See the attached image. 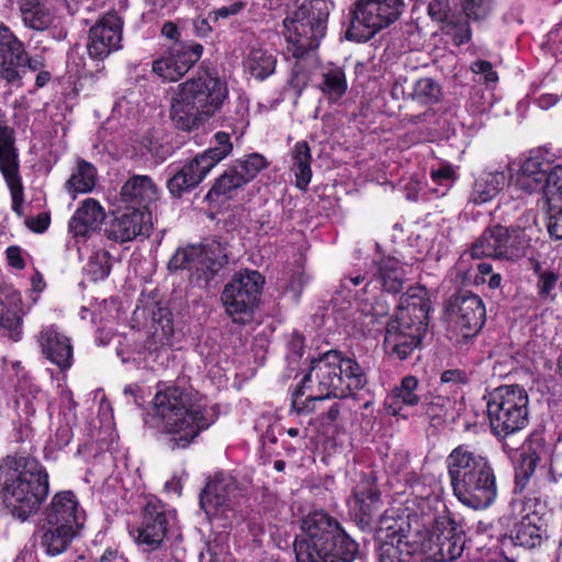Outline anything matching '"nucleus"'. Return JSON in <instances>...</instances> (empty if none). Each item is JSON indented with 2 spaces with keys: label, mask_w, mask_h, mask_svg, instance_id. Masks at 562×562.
I'll list each match as a JSON object with an SVG mask.
<instances>
[{
  "label": "nucleus",
  "mask_w": 562,
  "mask_h": 562,
  "mask_svg": "<svg viewBox=\"0 0 562 562\" xmlns=\"http://www.w3.org/2000/svg\"><path fill=\"white\" fill-rule=\"evenodd\" d=\"M215 407L192 387L167 385L153 400V416L145 420L168 439L171 449L189 447L216 420Z\"/></svg>",
  "instance_id": "obj_1"
},
{
  "label": "nucleus",
  "mask_w": 562,
  "mask_h": 562,
  "mask_svg": "<svg viewBox=\"0 0 562 562\" xmlns=\"http://www.w3.org/2000/svg\"><path fill=\"white\" fill-rule=\"evenodd\" d=\"M415 499L413 501L416 509L406 517H394L385 514L380 524L378 538L380 546L378 555L380 562H408L412 555V547L408 538L415 525L416 533H426L438 527L441 518H450L447 514V507L441 498V487L434 484L428 488L417 484L415 487Z\"/></svg>",
  "instance_id": "obj_2"
},
{
  "label": "nucleus",
  "mask_w": 562,
  "mask_h": 562,
  "mask_svg": "<svg viewBox=\"0 0 562 562\" xmlns=\"http://www.w3.org/2000/svg\"><path fill=\"white\" fill-rule=\"evenodd\" d=\"M364 384L366 376L355 360L328 350L312 359L308 372L292 394V407L299 414L308 413L316 401L352 396Z\"/></svg>",
  "instance_id": "obj_3"
},
{
  "label": "nucleus",
  "mask_w": 562,
  "mask_h": 562,
  "mask_svg": "<svg viewBox=\"0 0 562 562\" xmlns=\"http://www.w3.org/2000/svg\"><path fill=\"white\" fill-rule=\"evenodd\" d=\"M408 273V266L395 257H383L374 263V271L369 281L366 276L356 274L345 277L340 283L337 297L346 300L352 312L353 327L359 331L370 330L374 323L387 313V308L379 302H371L374 299L364 296L368 292L381 289L391 294H396L403 289Z\"/></svg>",
  "instance_id": "obj_4"
},
{
  "label": "nucleus",
  "mask_w": 562,
  "mask_h": 562,
  "mask_svg": "<svg viewBox=\"0 0 562 562\" xmlns=\"http://www.w3.org/2000/svg\"><path fill=\"white\" fill-rule=\"evenodd\" d=\"M48 473L34 458L8 457L0 471V492L12 516L24 521L36 514L48 495Z\"/></svg>",
  "instance_id": "obj_5"
},
{
  "label": "nucleus",
  "mask_w": 562,
  "mask_h": 562,
  "mask_svg": "<svg viewBox=\"0 0 562 562\" xmlns=\"http://www.w3.org/2000/svg\"><path fill=\"white\" fill-rule=\"evenodd\" d=\"M454 496L464 506L480 510L497 496L496 477L487 458L468 445L454 448L446 460Z\"/></svg>",
  "instance_id": "obj_6"
},
{
  "label": "nucleus",
  "mask_w": 562,
  "mask_h": 562,
  "mask_svg": "<svg viewBox=\"0 0 562 562\" xmlns=\"http://www.w3.org/2000/svg\"><path fill=\"white\" fill-rule=\"evenodd\" d=\"M227 97L224 80L209 71L199 72L175 89L170 117L178 128L192 131L215 114Z\"/></svg>",
  "instance_id": "obj_7"
},
{
  "label": "nucleus",
  "mask_w": 562,
  "mask_h": 562,
  "mask_svg": "<svg viewBox=\"0 0 562 562\" xmlns=\"http://www.w3.org/2000/svg\"><path fill=\"white\" fill-rule=\"evenodd\" d=\"M301 529L302 536L294 541L296 562H313L337 552L344 562H351L358 552V544L323 510H314L304 517Z\"/></svg>",
  "instance_id": "obj_8"
},
{
  "label": "nucleus",
  "mask_w": 562,
  "mask_h": 562,
  "mask_svg": "<svg viewBox=\"0 0 562 562\" xmlns=\"http://www.w3.org/2000/svg\"><path fill=\"white\" fill-rule=\"evenodd\" d=\"M558 169L559 156L554 151L544 147L530 150L508 175L510 195L524 199L541 193L547 200L557 194L562 190V175Z\"/></svg>",
  "instance_id": "obj_9"
},
{
  "label": "nucleus",
  "mask_w": 562,
  "mask_h": 562,
  "mask_svg": "<svg viewBox=\"0 0 562 562\" xmlns=\"http://www.w3.org/2000/svg\"><path fill=\"white\" fill-rule=\"evenodd\" d=\"M331 7L328 0H307L284 19L283 34L294 58L318 47Z\"/></svg>",
  "instance_id": "obj_10"
},
{
  "label": "nucleus",
  "mask_w": 562,
  "mask_h": 562,
  "mask_svg": "<svg viewBox=\"0 0 562 562\" xmlns=\"http://www.w3.org/2000/svg\"><path fill=\"white\" fill-rule=\"evenodd\" d=\"M487 416L496 436L515 434L529 423V396L518 385L495 389L487 401Z\"/></svg>",
  "instance_id": "obj_11"
},
{
  "label": "nucleus",
  "mask_w": 562,
  "mask_h": 562,
  "mask_svg": "<svg viewBox=\"0 0 562 562\" xmlns=\"http://www.w3.org/2000/svg\"><path fill=\"white\" fill-rule=\"evenodd\" d=\"M214 140L213 147L196 155L181 167L178 165L168 167V172L172 176L168 180L167 187L173 196H180L183 192L198 186L220 161L231 154L233 144L227 133L217 132L214 135Z\"/></svg>",
  "instance_id": "obj_12"
},
{
  "label": "nucleus",
  "mask_w": 562,
  "mask_h": 562,
  "mask_svg": "<svg viewBox=\"0 0 562 562\" xmlns=\"http://www.w3.org/2000/svg\"><path fill=\"white\" fill-rule=\"evenodd\" d=\"M530 236L526 228L495 225L484 231L473 244V258L493 257L515 261L526 255Z\"/></svg>",
  "instance_id": "obj_13"
},
{
  "label": "nucleus",
  "mask_w": 562,
  "mask_h": 562,
  "mask_svg": "<svg viewBox=\"0 0 562 562\" xmlns=\"http://www.w3.org/2000/svg\"><path fill=\"white\" fill-rule=\"evenodd\" d=\"M175 510L154 495L144 497L138 520L130 526V535L143 550L154 551L164 542Z\"/></svg>",
  "instance_id": "obj_14"
},
{
  "label": "nucleus",
  "mask_w": 562,
  "mask_h": 562,
  "mask_svg": "<svg viewBox=\"0 0 562 562\" xmlns=\"http://www.w3.org/2000/svg\"><path fill=\"white\" fill-rule=\"evenodd\" d=\"M241 490L229 474L217 473L206 484L200 495V504L210 518L222 520L226 527L238 518Z\"/></svg>",
  "instance_id": "obj_15"
},
{
  "label": "nucleus",
  "mask_w": 562,
  "mask_h": 562,
  "mask_svg": "<svg viewBox=\"0 0 562 562\" xmlns=\"http://www.w3.org/2000/svg\"><path fill=\"white\" fill-rule=\"evenodd\" d=\"M402 5V0H359L346 32L347 38L356 42L370 40L398 18Z\"/></svg>",
  "instance_id": "obj_16"
},
{
  "label": "nucleus",
  "mask_w": 562,
  "mask_h": 562,
  "mask_svg": "<svg viewBox=\"0 0 562 562\" xmlns=\"http://www.w3.org/2000/svg\"><path fill=\"white\" fill-rule=\"evenodd\" d=\"M265 278L256 270H244L234 276L225 285L222 302L235 321L249 315L258 305Z\"/></svg>",
  "instance_id": "obj_17"
},
{
  "label": "nucleus",
  "mask_w": 562,
  "mask_h": 562,
  "mask_svg": "<svg viewBox=\"0 0 562 562\" xmlns=\"http://www.w3.org/2000/svg\"><path fill=\"white\" fill-rule=\"evenodd\" d=\"M228 258L215 244L191 245L178 248L168 262L169 270H188L196 281L205 283L217 272Z\"/></svg>",
  "instance_id": "obj_18"
},
{
  "label": "nucleus",
  "mask_w": 562,
  "mask_h": 562,
  "mask_svg": "<svg viewBox=\"0 0 562 562\" xmlns=\"http://www.w3.org/2000/svg\"><path fill=\"white\" fill-rule=\"evenodd\" d=\"M485 315V306L480 296L470 294L457 297L450 315L449 339L462 348L480 331Z\"/></svg>",
  "instance_id": "obj_19"
},
{
  "label": "nucleus",
  "mask_w": 562,
  "mask_h": 562,
  "mask_svg": "<svg viewBox=\"0 0 562 562\" xmlns=\"http://www.w3.org/2000/svg\"><path fill=\"white\" fill-rule=\"evenodd\" d=\"M44 66V58L40 55L29 57L23 43L0 22V76L9 82H15L20 80L19 68L27 67L31 71H38Z\"/></svg>",
  "instance_id": "obj_20"
},
{
  "label": "nucleus",
  "mask_w": 562,
  "mask_h": 562,
  "mask_svg": "<svg viewBox=\"0 0 562 562\" xmlns=\"http://www.w3.org/2000/svg\"><path fill=\"white\" fill-rule=\"evenodd\" d=\"M150 229L151 214L149 211L125 206L112 213L105 224L104 234L108 239L124 244L138 236H148Z\"/></svg>",
  "instance_id": "obj_21"
},
{
  "label": "nucleus",
  "mask_w": 562,
  "mask_h": 562,
  "mask_svg": "<svg viewBox=\"0 0 562 562\" xmlns=\"http://www.w3.org/2000/svg\"><path fill=\"white\" fill-rule=\"evenodd\" d=\"M426 326L407 321L406 314L395 316L386 326L384 349L405 360L420 344Z\"/></svg>",
  "instance_id": "obj_22"
},
{
  "label": "nucleus",
  "mask_w": 562,
  "mask_h": 562,
  "mask_svg": "<svg viewBox=\"0 0 562 562\" xmlns=\"http://www.w3.org/2000/svg\"><path fill=\"white\" fill-rule=\"evenodd\" d=\"M202 52V45L196 43H175L153 63V71L164 80L177 81L200 59Z\"/></svg>",
  "instance_id": "obj_23"
},
{
  "label": "nucleus",
  "mask_w": 562,
  "mask_h": 562,
  "mask_svg": "<svg viewBox=\"0 0 562 562\" xmlns=\"http://www.w3.org/2000/svg\"><path fill=\"white\" fill-rule=\"evenodd\" d=\"M122 29L123 22L116 13L103 15L89 31L87 48L90 57L103 59L119 50L122 47Z\"/></svg>",
  "instance_id": "obj_24"
},
{
  "label": "nucleus",
  "mask_w": 562,
  "mask_h": 562,
  "mask_svg": "<svg viewBox=\"0 0 562 562\" xmlns=\"http://www.w3.org/2000/svg\"><path fill=\"white\" fill-rule=\"evenodd\" d=\"M24 315L21 293L0 283V339L19 341L23 335Z\"/></svg>",
  "instance_id": "obj_25"
},
{
  "label": "nucleus",
  "mask_w": 562,
  "mask_h": 562,
  "mask_svg": "<svg viewBox=\"0 0 562 562\" xmlns=\"http://www.w3.org/2000/svg\"><path fill=\"white\" fill-rule=\"evenodd\" d=\"M42 353L61 370L72 364V345L70 338L57 325L43 326L36 336Z\"/></svg>",
  "instance_id": "obj_26"
},
{
  "label": "nucleus",
  "mask_w": 562,
  "mask_h": 562,
  "mask_svg": "<svg viewBox=\"0 0 562 562\" xmlns=\"http://www.w3.org/2000/svg\"><path fill=\"white\" fill-rule=\"evenodd\" d=\"M105 220L102 205L94 199L83 200L68 222V231L77 244L86 243Z\"/></svg>",
  "instance_id": "obj_27"
},
{
  "label": "nucleus",
  "mask_w": 562,
  "mask_h": 562,
  "mask_svg": "<svg viewBox=\"0 0 562 562\" xmlns=\"http://www.w3.org/2000/svg\"><path fill=\"white\" fill-rule=\"evenodd\" d=\"M47 525L69 526L79 529L85 521V513L80 508L75 494L70 491L59 492L52 498L44 510Z\"/></svg>",
  "instance_id": "obj_28"
},
{
  "label": "nucleus",
  "mask_w": 562,
  "mask_h": 562,
  "mask_svg": "<svg viewBox=\"0 0 562 562\" xmlns=\"http://www.w3.org/2000/svg\"><path fill=\"white\" fill-rule=\"evenodd\" d=\"M437 524V529L426 533L428 540L437 548L436 560L438 562L453 561L463 552V537L457 531L451 518H441Z\"/></svg>",
  "instance_id": "obj_29"
},
{
  "label": "nucleus",
  "mask_w": 562,
  "mask_h": 562,
  "mask_svg": "<svg viewBox=\"0 0 562 562\" xmlns=\"http://www.w3.org/2000/svg\"><path fill=\"white\" fill-rule=\"evenodd\" d=\"M520 507V518L510 530V539L515 546L535 548L542 539V518L532 509L531 499L521 504Z\"/></svg>",
  "instance_id": "obj_30"
},
{
  "label": "nucleus",
  "mask_w": 562,
  "mask_h": 562,
  "mask_svg": "<svg viewBox=\"0 0 562 562\" xmlns=\"http://www.w3.org/2000/svg\"><path fill=\"white\" fill-rule=\"evenodd\" d=\"M428 13L432 20L442 23L441 30L452 37L454 44L461 45L470 41L469 22L449 13V0H431L428 4Z\"/></svg>",
  "instance_id": "obj_31"
},
{
  "label": "nucleus",
  "mask_w": 562,
  "mask_h": 562,
  "mask_svg": "<svg viewBox=\"0 0 562 562\" xmlns=\"http://www.w3.org/2000/svg\"><path fill=\"white\" fill-rule=\"evenodd\" d=\"M418 380L413 375H406L401 380L385 398L389 413L393 416L406 418V409L417 406L420 403L418 394Z\"/></svg>",
  "instance_id": "obj_32"
},
{
  "label": "nucleus",
  "mask_w": 562,
  "mask_h": 562,
  "mask_svg": "<svg viewBox=\"0 0 562 562\" xmlns=\"http://www.w3.org/2000/svg\"><path fill=\"white\" fill-rule=\"evenodd\" d=\"M429 311L430 301L426 288L412 286L401 296L396 316H403L405 313L407 321L427 327Z\"/></svg>",
  "instance_id": "obj_33"
},
{
  "label": "nucleus",
  "mask_w": 562,
  "mask_h": 562,
  "mask_svg": "<svg viewBox=\"0 0 562 562\" xmlns=\"http://www.w3.org/2000/svg\"><path fill=\"white\" fill-rule=\"evenodd\" d=\"M157 188L148 176H134L121 190L122 201L128 206L148 211V204L156 201Z\"/></svg>",
  "instance_id": "obj_34"
},
{
  "label": "nucleus",
  "mask_w": 562,
  "mask_h": 562,
  "mask_svg": "<svg viewBox=\"0 0 562 562\" xmlns=\"http://www.w3.org/2000/svg\"><path fill=\"white\" fill-rule=\"evenodd\" d=\"M506 186L509 178L505 171H483L474 180L469 201L477 205L491 202Z\"/></svg>",
  "instance_id": "obj_35"
},
{
  "label": "nucleus",
  "mask_w": 562,
  "mask_h": 562,
  "mask_svg": "<svg viewBox=\"0 0 562 562\" xmlns=\"http://www.w3.org/2000/svg\"><path fill=\"white\" fill-rule=\"evenodd\" d=\"M23 24L35 31H44L54 21V13L46 0L26 1L19 7Z\"/></svg>",
  "instance_id": "obj_36"
},
{
  "label": "nucleus",
  "mask_w": 562,
  "mask_h": 562,
  "mask_svg": "<svg viewBox=\"0 0 562 562\" xmlns=\"http://www.w3.org/2000/svg\"><path fill=\"white\" fill-rule=\"evenodd\" d=\"M277 66V56L262 47H251L244 60V67L255 79L265 80L270 77Z\"/></svg>",
  "instance_id": "obj_37"
},
{
  "label": "nucleus",
  "mask_w": 562,
  "mask_h": 562,
  "mask_svg": "<svg viewBox=\"0 0 562 562\" xmlns=\"http://www.w3.org/2000/svg\"><path fill=\"white\" fill-rule=\"evenodd\" d=\"M97 180L98 172L95 167L83 159H78L70 178L66 182V189L74 195L78 193H88L93 190Z\"/></svg>",
  "instance_id": "obj_38"
},
{
  "label": "nucleus",
  "mask_w": 562,
  "mask_h": 562,
  "mask_svg": "<svg viewBox=\"0 0 562 562\" xmlns=\"http://www.w3.org/2000/svg\"><path fill=\"white\" fill-rule=\"evenodd\" d=\"M291 158V169L295 176L296 187L301 190H305L312 179V155L307 143L297 142L292 149Z\"/></svg>",
  "instance_id": "obj_39"
},
{
  "label": "nucleus",
  "mask_w": 562,
  "mask_h": 562,
  "mask_svg": "<svg viewBox=\"0 0 562 562\" xmlns=\"http://www.w3.org/2000/svg\"><path fill=\"white\" fill-rule=\"evenodd\" d=\"M78 529L69 526L48 525V528L42 536V547L50 555L63 553L74 539Z\"/></svg>",
  "instance_id": "obj_40"
},
{
  "label": "nucleus",
  "mask_w": 562,
  "mask_h": 562,
  "mask_svg": "<svg viewBox=\"0 0 562 562\" xmlns=\"http://www.w3.org/2000/svg\"><path fill=\"white\" fill-rule=\"evenodd\" d=\"M0 171L2 175L19 171L13 130L4 124H0Z\"/></svg>",
  "instance_id": "obj_41"
},
{
  "label": "nucleus",
  "mask_w": 562,
  "mask_h": 562,
  "mask_svg": "<svg viewBox=\"0 0 562 562\" xmlns=\"http://www.w3.org/2000/svg\"><path fill=\"white\" fill-rule=\"evenodd\" d=\"M75 423V413L69 409L68 413L59 418L58 426L54 431V435L49 437L45 446L46 456L54 453L55 451L61 450L68 446L72 439V424Z\"/></svg>",
  "instance_id": "obj_42"
},
{
  "label": "nucleus",
  "mask_w": 562,
  "mask_h": 562,
  "mask_svg": "<svg viewBox=\"0 0 562 562\" xmlns=\"http://www.w3.org/2000/svg\"><path fill=\"white\" fill-rule=\"evenodd\" d=\"M345 71L337 66L328 67L323 72L322 91L331 101L339 100L347 91Z\"/></svg>",
  "instance_id": "obj_43"
},
{
  "label": "nucleus",
  "mask_w": 562,
  "mask_h": 562,
  "mask_svg": "<svg viewBox=\"0 0 562 562\" xmlns=\"http://www.w3.org/2000/svg\"><path fill=\"white\" fill-rule=\"evenodd\" d=\"M244 184L245 183L237 171L231 167L225 173L216 179L214 186L207 192L206 199L210 201H217L220 198L229 199L234 191Z\"/></svg>",
  "instance_id": "obj_44"
},
{
  "label": "nucleus",
  "mask_w": 562,
  "mask_h": 562,
  "mask_svg": "<svg viewBox=\"0 0 562 562\" xmlns=\"http://www.w3.org/2000/svg\"><path fill=\"white\" fill-rule=\"evenodd\" d=\"M430 180L432 183L430 190L437 196H443L453 186L457 180V175L450 164L440 161L436 166L431 167Z\"/></svg>",
  "instance_id": "obj_45"
},
{
  "label": "nucleus",
  "mask_w": 562,
  "mask_h": 562,
  "mask_svg": "<svg viewBox=\"0 0 562 562\" xmlns=\"http://www.w3.org/2000/svg\"><path fill=\"white\" fill-rule=\"evenodd\" d=\"M441 88L434 79L425 77L418 79L411 93V98L425 105L435 104L440 100Z\"/></svg>",
  "instance_id": "obj_46"
},
{
  "label": "nucleus",
  "mask_w": 562,
  "mask_h": 562,
  "mask_svg": "<svg viewBox=\"0 0 562 562\" xmlns=\"http://www.w3.org/2000/svg\"><path fill=\"white\" fill-rule=\"evenodd\" d=\"M547 203V229L551 238L562 239V189L557 194L548 198Z\"/></svg>",
  "instance_id": "obj_47"
},
{
  "label": "nucleus",
  "mask_w": 562,
  "mask_h": 562,
  "mask_svg": "<svg viewBox=\"0 0 562 562\" xmlns=\"http://www.w3.org/2000/svg\"><path fill=\"white\" fill-rule=\"evenodd\" d=\"M379 503L380 493L374 488H368L367 491L356 490L352 498L349 501V505L352 506L362 518L370 517L373 510L378 508Z\"/></svg>",
  "instance_id": "obj_48"
},
{
  "label": "nucleus",
  "mask_w": 562,
  "mask_h": 562,
  "mask_svg": "<svg viewBox=\"0 0 562 562\" xmlns=\"http://www.w3.org/2000/svg\"><path fill=\"white\" fill-rule=\"evenodd\" d=\"M267 166L266 158L260 154H251L236 161L232 167L237 171L244 183L251 181Z\"/></svg>",
  "instance_id": "obj_49"
},
{
  "label": "nucleus",
  "mask_w": 562,
  "mask_h": 562,
  "mask_svg": "<svg viewBox=\"0 0 562 562\" xmlns=\"http://www.w3.org/2000/svg\"><path fill=\"white\" fill-rule=\"evenodd\" d=\"M15 405L19 416L25 419L24 424L21 425L19 432L16 435V440L23 441L30 437L32 431L29 418L32 417L36 412L35 397L31 398L26 395H20L15 401Z\"/></svg>",
  "instance_id": "obj_50"
},
{
  "label": "nucleus",
  "mask_w": 562,
  "mask_h": 562,
  "mask_svg": "<svg viewBox=\"0 0 562 562\" xmlns=\"http://www.w3.org/2000/svg\"><path fill=\"white\" fill-rule=\"evenodd\" d=\"M85 269L91 280H103L111 272V260L109 254L104 250L94 252L90 257Z\"/></svg>",
  "instance_id": "obj_51"
},
{
  "label": "nucleus",
  "mask_w": 562,
  "mask_h": 562,
  "mask_svg": "<svg viewBox=\"0 0 562 562\" xmlns=\"http://www.w3.org/2000/svg\"><path fill=\"white\" fill-rule=\"evenodd\" d=\"M468 20L481 21L493 11V0H458Z\"/></svg>",
  "instance_id": "obj_52"
},
{
  "label": "nucleus",
  "mask_w": 562,
  "mask_h": 562,
  "mask_svg": "<svg viewBox=\"0 0 562 562\" xmlns=\"http://www.w3.org/2000/svg\"><path fill=\"white\" fill-rule=\"evenodd\" d=\"M422 414L427 416L430 420L440 419L447 415L451 408V401L441 395L431 396L422 403Z\"/></svg>",
  "instance_id": "obj_53"
},
{
  "label": "nucleus",
  "mask_w": 562,
  "mask_h": 562,
  "mask_svg": "<svg viewBox=\"0 0 562 562\" xmlns=\"http://www.w3.org/2000/svg\"><path fill=\"white\" fill-rule=\"evenodd\" d=\"M340 413V405L334 403L326 413L322 414L316 420L319 431L325 437H333L337 432V420Z\"/></svg>",
  "instance_id": "obj_54"
},
{
  "label": "nucleus",
  "mask_w": 562,
  "mask_h": 562,
  "mask_svg": "<svg viewBox=\"0 0 562 562\" xmlns=\"http://www.w3.org/2000/svg\"><path fill=\"white\" fill-rule=\"evenodd\" d=\"M7 186L10 190L12 198V210L18 214L22 215V204H23V186L20 177V172H11L2 175Z\"/></svg>",
  "instance_id": "obj_55"
},
{
  "label": "nucleus",
  "mask_w": 562,
  "mask_h": 562,
  "mask_svg": "<svg viewBox=\"0 0 562 562\" xmlns=\"http://www.w3.org/2000/svg\"><path fill=\"white\" fill-rule=\"evenodd\" d=\"M470 69L475 76H479L476 81L486 86H494L498 81L497 72L494 70L492 63L487 60H475L471 64Z\"/></svg>",
  "instance_id": "obj_56"
},
{
  "label": "nucleus",
  "mask_w": 562,
  "mask_h": 562,
  "mask_svg": "<svg viewBox=\"0 0 562 562\" xmlns=\"http://www.w3.org/2000/svg\"><path fill=\"white\" fill-rule=\"evenodd\" d=\"M468 382V375L465 371L459 369H450L442 372L440 376L441 387L454 389L459 385H463Z\"/></svg>",
  "instance_id": "obj_57"
},
{
  "label": "nucleus",
  "mask_w": 562,
  "mask_h": 562,
  "mask_svg": "<svg viewBox=\"0 0 562 562\" xmlns=\"http://www.w3.org/2000/svg\"><path fill=\"white\" fill-rule=\"evenodd\" d=\"M304 352V339L301 335L294 334L289 342L286 361L289 366H293L299 362Z\"/></svg>",
  "instance_id": "obj_58"
},
{
  "label": "nucleus",
  "mask_w": 562,
  "mask_h": 562,
  "mask_svg": "<svg viewBox=\"0 0 562 562\" xmlns=\"http://www.w3.org/2000/svg\"><path fill=\"white\" fill-rule=\"evenodd\" d=\"M547 46L557 58H562V23L549 32Z\"/></svg>",
  "instance_id": "obj_59"
},
{
  "label": "nucleus",
  "mask_w": 562,
  "mask_h": 562,
  "mask_svg": "<svg viewBox=\"0 0 562 562\" xmlns=\"http://www.w3.org/2000/svg\"><path fill=\"white\" fill-rule=\"evenodd\" d=\"M308 282V277L303 270L293 272L286 285V292L292 294L294 300L299 299L304 285Z\"/></svg>",
  "instance_id": "obj_60"
},
{
  "label": "nucleus",
  "mask_w": 562,
  "mask_h": 562,
  "mask_svg": "<svg viewBox=\"0 0 562 562\" xmlns=\"http://www.w3.org/2000/svg\"><path fill=\"white\" fill-rule=\"evenodd\" d=\"M307 81V72L303 69L301 63L296 60L295 65L293 66L292 75L289 81L290 86H292L293 89L301 91L306 86Z\"/></svg>",
  "instance_id": "obj_61"
},
{
  "label": "nucleus",
  "mask_w": 562,
  "mask_h": 562,
  "mask_svg": "<svg viewBox=\"0 0 562 562\" xmlns=\"http://www.w3.org/2000/svg\"><path fill=\"white\" fill-rule=\"evenodd\" d=\"M558 283V274L553 271H543L539 276L538 286L542 295H549Z\"/></svg>",
  "instance_id": "obj_62"
},
{
  "label": "nucleus",
  "mask_w": 562,
  "mask_h": 562,
  "mask_svg": "<svg viewBox=\"0 0 562 562\" xmlns=\"http://www.w3.org/2000/svg\"><path fill=\"white\" fill-rule=\"evenodd\" d=\"M50 223V217L47 213H40L36 216H31L25 220V225L35 233H43L47 229Z\"/></svg>",
  "instance_id": "obj_63"
},
{
  "label": "nucleus",
  "mask_w": 562,
  "mask_h": 562,
  "mask_svg": "<svg viewBox=\"0 0 562 562\" xmlns=\"http://www.w3.org/2000/svg\"><path fill=\"white\" fill-rule=\"evenodd\" d=\"M212 23L213 19L211 18V12L206 16L199 15L193 21V30L195 35L199 37H206L212 32Z\"/></svg>",
  "instance_id": "obj_64"
}]
</instances>
